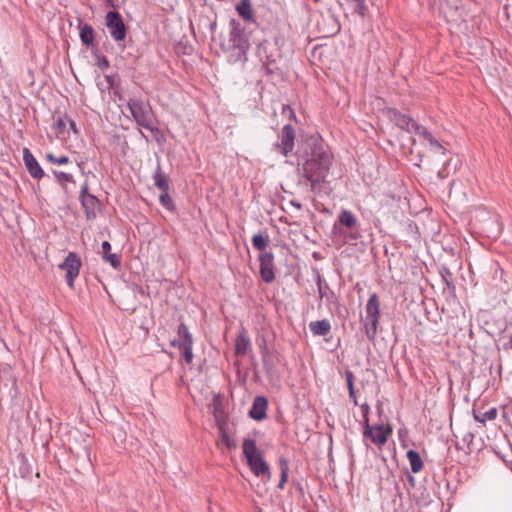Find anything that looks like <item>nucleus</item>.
<instances>
[{"instance_id":"obj_9","label":"nucleus","mask_w":512,"mask_h":512,"mask_svg":"<svg viewBox=\"0 0 512 512\" xmlns=\"http://www.w3.org/2000/svg\"><path fill=\"white\" fill-rule=\"evenodd\" d=\"M279 138L280 142L275 145V150L283 156H287L294 149L295 129L292 125L283 126Z\"/></svg>"},{"instance_id":"obj_43","label":"nucleus","mask_w":512,"mask_h":512,"mask_svg":"<svg viewBox=\"0 0 512 512\" xmlns=\"http://www.w3.org/2000/svg\"><path fill=\"white\" fill-rule=\"evenodd\" d=\"M86 195H91V194L89 193L88 183L84 182L80 189L79 199L82 200V197H84Z\"/></svg>"},{"instance_id":"obj_6","label":"nucleus","mask_w":512,"mask_h":512,"mask_svg":"<svg viewBox=\"0 0 512 512\" xmlns=\"http://www.w3.org/2000/svg\"><path fill=\"white\" fill-rule=\"evenodd\" d=\"M82 262L75 252H69L64 261L58 265V268L65 271L66 282L70 288L74 287V281L78 277Z\"/></svg>"},{"instance_id":"obj_23","label":"nucleus","mask_w":512,"mask_h":512,"mask_svg":"<svg viewBox=\"0 0 512 512\" xmlns=\"http://www.w3.org/2000/svg\"><path fill=\"white\" fill-rule=\"evenodd\" d=\"M268 46L269 44L267 42L261 43L258 46V56L263 63V66H265L267 70H270L269 66L274 64L276 59L273 54L268 53Z\"/></svg>"},{"instance_id":"obj_39","label":"nucleus","mask_w":512,"mask_h":512,"mask_svg":"<svg viewBox=\"0 0 512 512\" xmlns=\"http://www.w3.org/2000/svg\"><path fill=\"white\" fill-rule=\"evenodd\" d=\"M66 120L63 119V118H58L55 123H54V127H55V130H56V133L58 135H61L64 133V130H65V127H66Z\"/></svg>"},{"instance_id":"obj_40","label":"nucleus","mask_w":512,"mask_h":512,"mask_svg":"<svg viewBox=\"0 0 512 512\" xmlns=\"http://www.w3.org/2000/svg\"><path fill=\"white\" fill-rule=\"evenodd\" d=\"M345 379L347 382L348 391L352 392V389H354V375H353L352 371H350V370L345 371Z\"/></svg>"},{"instance_id":"obj_47","label":"nucleus","mask_w":512,"mask_h":512,"mask_svg":"<svg viewBox=\"0 0 512 512\" xmlns=\"http://www.w3.org/2000/svg\"><path fill=\"white\" fill-rule=\"evenodd\" d=\"M67 121H68V123L70 125V128L74 131L75 134H77L78 131H77L75 122L73 120H71V119H68Z\"/></svg>"},{"instance_id":"obj_3","label":"nucleus","mask_w":512,"mask_h":512,"mask_svg":"<svg viewBox=\"0 0 512 512\" xmlns=\"http://www.w3.org/2000/svg\"><path fill=\"white\" fill-rule=\"evenodd\" d=\"M242 449L251 471L263 480H270L269 465L263 459L261 451L257 448L256 441L252 438L244 439Z\"/></svg>"},{"instance_id":"obj_18","label":"nucleus","mask_w":512,"mask_h":512,"mask_svg":"<svg viewBox=\"0 0 512 512\" xmlns=\"http://www.w3.org/2000/svg\"><path fill=\"white\" fill-rule=\"evenodd\" d=\"M309 329L314 336H326L331 331V324L327 319L312 321Z\"/></svg>"},{"instance_id":"obj_48","label":"nucleus","mask_w":512,"mask_h":512,"mask_svg":"<svg viewBox=\"0 0 512 512\" xmlns=\"http://www.w3.org/2000/svg\"><path fill=\"white\" fill-rule=\"evenodd\" d=\"M292 204H293L294 206H296L298 209H300V208H301V204H299V203H294V202H292Z\"/></svg>"},{"instance_id":"obj_37","label":"nucleus","mask_w":512,"mask_h":512,"mask_svg":"<svg viewBox=\"0 0 512 512\" xmlns=\"http://www.w3.org/2000/svg\"><path fill=\"white\" fill-rule=\"evenodd\" d=\"M103 259L106 262L110 263V265L113 268H118L120 266V264H121L120 256L117 255V254L109 253L106 256H103Z\"/></svg>"},{"instance_id":"obj_17","label":"nucleus","mask_w":512,"mask_h":512,"mask_svg":"<svg viewBox=\"0 0 512 512\" xmlns=\"http://www.w3.org/2000/svg\"><path fill=\"white\" fill-rule=\"evenodd\" d=\"M317 287L319 292V297L321 299H326V301L330 304L336 301V295L334 291L329 287L328 283L318 276L317 279Z\"/></svg>"},{"instance_id":"obj_13","label":"nucleus","mask_w":512,"mask_h":512,"mask_svg":"<svg viewBox=\"0 0 512 512\" xmlns=\"http://www.w3.org/2000/svg\"><path fill=\"white\" fill-rule=\"evenodd\" d=\"M88 220L94 219L100 210V201L95 195H86L80 200Z\"/></svg>"},{"instance_id":"obj_12","label":"nucleus","mask_w":512,"mask_h":512,"mask_svg":"<svg viewBox=\"0 0 512 512\" xmlns=\"http://www.w3.org/2000/svg\"><path fill=\"white\" fill-rule=\"evenodd\" d=\"M23 161L29 174L34 179H41L45 176V172L28 148L23 149Z\"/></svg>"},{"instance_id":"obj_1","label":"nucleus","mask_w":512,"mask_h":512,"mask_svg":"<svg viewBox=\"0 0 512 512\" xmlns=\"http://www.w3.org/2000/svg\"><path fill=\"white\" fill-rule=\"evenodd\" d=\"M298 170L314 191L328 176L332 164V155L321 140L309 137L303 140L296 151Z\"/></svg>"},{"instance_id":"obj_29","label":"nucleus","mask_w":512,"mask_h":512,"mask_svg":"<svg viewBox=\"0 0 512 512\" xmlns=\"http://www.w3.org/2000/svg\"><path fill=\"white\" fill-rule=\"evenodd\" d=\"M219 431L221 443L224 444L228 449L236 448L237 445L235 440L228 435L223 425H219Z\"/></svg>"},{"instance_id":"obj_34","label":"nucleus","mask_w":512,"mask_h":512,"mask_svg":"<svg viewBox=\"0 0 512 512\" xmlns=\"http://www.w3.org/2000/svg\"><path fill=\"white\" fill-rule=\"evenodd\" d=\"M46 159L52 163V164H58V165H64V164H67L69 163V157L65 156V155H62V156H55L54 154L52 153H47L46 154Z\"/></svg>"},{"instance_id":"obj_30","label":"nucleus","mask_w":512,"mask_h":512,"mask_svg":"<svg viewBox=\"0 0 512 512\" xmlns=\"http://www.w3.org/2000/svg\"><path fill=\"white\" fill-rule=\"evenodd\" d=\"M253 247L257 250H260L261 253L265 252V248L267 247L268 240L261 233L255 234L252 238Z\"/></svg>"},{"instance_id":"obj_44","label":"nucleus","mask_w":512,"mask_h":512,"mask_svg":"<svg viewBox=\"0 0 512 512\" xmlns=\"http://www.w3.org/2000/svg\"><path fill=\"white\" fill-rule=\"evenodd\" d=\"M103 256H106L107 254L111 253V244L108 241H104L101 245Z\"/></svg>"},{"instance_id":"obj_35","label":"nucleus","mask_w":512,"mask_h":512,"mask_svg":"<svg viewBox=\"0 0 512 512\" xmlns=\"http://www.w3.org/2000/svg\"><path fill=\"white\" fill-rule=\"evenodd\" d=\"M157 119L155 118L154 121H151V124L149 127H144L145 129L149 130L153 137L155 138V140L157 142H160L161 141V138L163 137V134L161 132V130L157 127Z\"/></svg>"},{"instance_id":"obj_16","label":"nucleus","mask_w":512,"mask_h":512,"mask_svg":"<svg viewBox=\"0 0 512 512\" xmlns=\"http://www.w3.org/2000/svg\"><path fill=\"white\" fill-rule=\"evenodd\" d=\"M380 301L376 293L370 295L366 304V318L379 319Z\"/></svg>"},{"instance_id":"obj_25","label":"nucleus","mask_w":512,"mask_h":512,"mask_svg":"<svg viewBox=\"0 0 512 512\" xmlns=\"http://www.w3.org/2000/svg\"><path fill=\"white\" fill-rule=\"evenodd\" d=\"M497 409L495 407L490 408L488 411L484 413L477 412L473 410V417L475 421L485 424L487 421H492L497 417Z\"/></svg>"},{"instance_id":"obj_46","label":"nucleus","mask_w":512,"mask_h":512,"mask_svg":"<svg viewBox=\"0 0 512 512\" xmlns=\"http://www.w3.org/2000/svg\"><path fill=\"white\" fill-rule=\"evenodd\" d=\"M349 392V398L353 400L354 404L357 405V398H356V395H355V390L352 389V392L351 391H348Z\"/></svg>"},{"instance_id":"obj_31","label":"nucleus","mask_w":512,"mask_h":512,"mask_svg":"<svg viewBox=\"0 0 512 512\" xmlns=\"http://www.w3.org/2000/svg\"><path fill=\"white\" fill-rule=\"evenodd\" d=\"M52 173L55 176L57 182L63 185V187H65V183L67 182H74L73 175L70 173L58 170H52Z\"/></svg>"},{"instance_id":"obj_20","label":"nucleus","mask_w":512,"mask_h":512,"mask_svg":"<svg viewBox=\"0 0 512 512\" xmlns=\"http://www.w3.org/2000/svg\"><path fill=\"white\" fill-rule=\"evenodd\" d=\"M338 223L349 230H353L357 227L358 220L351 211L343 209L338 216Z\"/></svg>"},{"instance_id":"obj_33","label":"nucleus","mask_w":512,"mask_h":512,"mask_svg":"<svg viewBox=\"0 0 512 512\" xmlns=\"http://www.w3.org/2000/svg\"><path fill=\"white\" fill-rule=\"evenodd\" d=\"M426 141L429 143L432 151H434L436 153H441V154L446 153V149L441 145V143L433 135L430 138H428Z\"/></svg>"},{"instance_id":"obj_15","label":"nucleus","mask_w":512,"mask_h":512,"mask_svg":"<svg viewBox=\"0 0 512 512\" xmlns=\"http://www.w3.org/2000/svg\"><path fill=\"white\" fill-rule=\"evenodd\" d=\"M234 348L236 356H244L251 349V340L246 329L243 328L237 335L234 342Z\"/></svg>"},{"instance_id":"obj_21","label":"nucleus","mask_w":512,"mask_h":512,"mask_svg":"<svg viewBox=\"0 0 512 512\" xmlns=\"http://www.w3.org/2000/svg\"><path fill=\"white\" fill-rule=\"evenodd\" d=\"M80 39L83 45L87 47H93L95 41V31L89 24L80 26Z\"/></svg>"},{"instance_id":"obj_7","label":"nucleus","mask_w":512,"mask_h":512,"mask_svg":"<svg viewBox=\"0 0 512 512\" xmlns=\"http://www.w3.org/2000/svg\"><path fill=\"white\" fill-rule=\"evenodd\" d=\"M106 26L115 41L119 42L125 39L127 27L119 12L109 11L106 14Z\"/></svg>"},{"instance_id":"obj_5","label":"nucleus","mask_w":512,"mask_h":512,"mask_svg":"<svg viewBox=\"0 0 512 512\" xmlns=\"http://www.w3.org/2000/svg\"><path fill=\"white\" fill-rule=\"evenodd\" d=\"M177 334L179 339H174L170 342L171 346L177 347L187 364L192 363L194 355H193V337L189 332L188 327L182 322L179 324L177 329Z\"/></svg>"},{"instance_id":"obj_22","label":"nucleus","mask_w":512,"mask_h":512,"mask_svg":"<svg viewBox=\"0 0 512 512\" xmlns=\"http://www.w3.org/2000/svg\"><path fill=\"white\" fill-rule=\"evenodd\" d=\"M236 10L245 21H254V13L250 0H241L236 6Z\"/></svg>"},{"instance_id":"obj_2","label":"nucleus","mask_w":512,"mask_h":512,"mask_svg":"<svg viewBox=\"0 0 512 512\" xmlns=\"http://www.w3.org/2000/svg\"><path fill=\"white\" fill-rule=\"evenodd\" d=\"M229 25V47L227 49V51L230 53L229 61L232 63L246 61L249 42L245 35L244 29L236 19H231Z\"/></svg>"},{"instance_id":"obj_41","label":"nucleus","mask_w":512,"mask_h":512,"mask_svg":"<svg viewBox=\"0 0 512 512\" xmlns=\"http://www.w3.org/2000/svg\"><path fill=\"white\" fill-rule=\"evenodd\" d=\"M361 412H362V416H363V422L364 424H368L369 423V412H370V407L367 403H364L361 405Z\"/></svg>"},{"instance_id":"obj_45","label":"nucleus","mask_w":512,"mask_h":512,"mask_svg":"<svg viewBox=\"0 0 512 512\" xmlns=\"http://www.w3.org/2000/svg\"><path fill=\"white\" fill-rule=\"evenodd\" d=\"M347 237L350 239V240H357L360 238V233L357 231V230H350L349 234L347 235Z\"/></svg>"},{"instance_id":"obj_49","label":"nucleus","mask_w":512,"mask_h":512,"mask_svg":"<svg viewBox=\"0 0 512 512\" xmlns=\"http://www.w3.org/2000/svg\"><path fill=\"white\" fill-rule=\"evenodd\" d=\"M141 134H142V137H144L148 141L147 136L143 132H141Z\"/></svg>"},{"instance_id":"obj_8","label":"nucleus","mask_w":512,"mask_h":512,"mask_svg":"<svg viewBox=\"0 0 512 512\" xmlns=\"http://www.w3.org/2000/svg\"><path fill=\"white\" fill-rule=\"evenodd\" d=\"M384 115L396 127L409 133L412 132L413 124L416 123V121L412 117H410L407 114L401 113L399 110L395 108H387L384 111Z\"/></svg>"},{"instance_id":"obj_32","label":"nucleus","mask_w":512,"mask_h":512,"mask_svg":"<svg viewBox=\"0 0 512 512\" xmlns=\"http://www.w3.org/2000/svg\"><path fill=\"white\" fill-rule=\"evenodd\" d=\"M352 4L355 13L364 16L367 11L365 0H347Z\"/></svg>"},{"instance_id":"obj_11","label":"nucleus","mask_w":512,"mask_h":512,"mask_svg":"<svg viewBox=\"0 0 512 512\" xmlns=\"http://www.w3.org/2000/svg\"><path fill=\"white\" fill-rule=\"evenodd\" d=\"M260 275L264 282L271 283L275 279L274 255L272 252H262L259 255Z\"/></svg>"},{"instance_id":"obj_10","label":"nucleus","mask_w":512,"mask_h":512,"mask_svg":"<svg viewBox=\"0 0 512 512\" xmlns=\"http://www.w3.org/2000/svg\"><path fill=\"white\" fill-rule=\"evenodd\" d=\"M392 430L385 429L383 425L371 426L369 423L365 425L363 436L369 438L376 445H383L387 442L389 434Z\"/></svg>"},{"instance_id":"obj_26","label":"nucleus","mask_w":512,"mask_h":512,"mask_svg":"<svg viewBox=\"0 0 512 512\" xmlns=\"http://www.w3.org/2000/svg\"><path fill=\"white\" fill-rule=\"evenodd\" d=\"M379 319L366 318L364 322V332L369 340H374L377 334Z\"/></svg>"},{"instance_id":"obj_19","label":"nucleus","mask_w":512,"mask_h":512,"mask_svg":"<svg viewBox=\"0 0 512 512\" xmlns=\"http://www.w3.org/2000/svg\"><path fill=\"white\" fill-rule=\"evenodd\" d=\"M154 185L161 192L169 191V179L168 176L162 171L161 165L158 162L156 170L153 175Z\"/></svg>"},{"instance_id":"obj_14","label":"nucleus","mask_w":512,"mask_h":512,"mask_svg":"<svg viewBox=\"0 0 512 512\" xmlns=\"http://www.w3.org/2000/svg\"><path fill=\"white\" fill-rule=\"evenodd\" d=\"M267 407V399L263 396H257L254 398L252 407L249 411V416L254 420L261 421L266 418Z\"/></svg>"},{"instance_id":"obj_38","label":"nucleus","mask_w":512,"mask_h":512,"mask_svg":"<svg viewBox=\"0 0 512 512\" xmlns=\"http://www.w3.org/2000/svg\"><path fill=\"white\" fill-rule=\"evenodd\" d=\"M95 57H96V65L101 70H106L109 67V61H108L107 57L101 56L98 54H95Z\"/></svg>"},{"instance_id":"obj_42","label":"nucleus","mask_w":512,"mask_h":512,"mask_svg":"<svg viewBox=\"0 0 512 512\" xmlns=\"http://www.w3.org/2000/svg\"><path fill=\"white\" fill-rule=\"evenodd\" d=\"M441 275L447 286H450L449 278H451L452 274L447 268H443L441 271Z\"/></svg>"},{"instance_id":"obj_27","label":"nucleus","mask_w":512,"mask_h":512,"mask_svg":"<svg viewBox=\"0 0 512 512\" xmlns=\"http://www.w3.org/2000/svg\"><path fill=\"white\" fill-rule=\"evenodd\" d=\"M279 466H280L281 473H280V481L278 484V488L283 489L285 486V483L287 482L288 474H289L288 460L284 457H280L279 458Z\"/></svg>"},{"instance_id":"obj_24","label":"nucleus","mask_w":512,"mask_h":512,"mask_svg":"<svg viewBox=\"0 0 512 512\" xmlns=\"http://www.w3.org/2000/svg\"><path fill=\"white\" fill-rule=\"evenodd\" d=\"M407 458L413 473H419L423 469L424 464L420 454L417 451L409 450L407 452Z\"/></svg>"},{"instance_id":"obj_28","label":"nucleus","mask_w":512,"mask_h":512,"mask_svg":"<svg viewBox=\"0 0 512 512\" xmlns=\"http://www.w3.org/2000/svg\"><path fill=\"white\" fill-rule=\"evenodd\" d=\"M159 202L168 211L174 212L176 209L174 201L169 195V191L161 192Z\"/></svg>"},{"instance_id":"obj_4","label":"nucleus","mask_w":512,"mask_h":512,"mask_svg":"<svg viewBox=\"0 0 512 512\" xmlns=\"http://www.w3.org/2000/svg\"><path fill=\"white\" fill-rule=\"evenodd\" d=\"M127 107L134 121L143 128L149 127L151 121H154L156 118L149 103L139 98H130L127 102Z\"/></svg>"},{"instance_id":"obj_36","label":"nucleus","mask_w":512,"mask_h":512,"mask_svg":"<svg viewBox=\"0 0 512 512\" xmlns=\"http://www.w3.org/2000/svg\"><path fill=\"white\" fill-rule=\"evenodd\" d=\"M412 132H415L416 134L420 135L424 138V140H427L432 136V134L422 125L418 124L417 122L413 124Z\"/></svg>"}]
</instances>
